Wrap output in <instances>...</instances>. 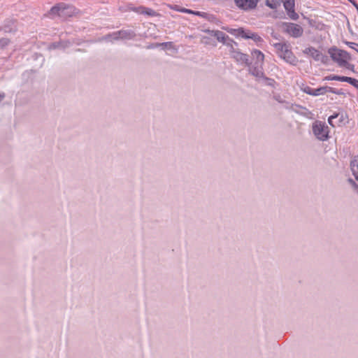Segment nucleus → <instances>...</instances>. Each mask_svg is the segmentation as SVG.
<instances>
[{
    "label": "nucleus",
    "mask_w": 358,
    "mask_h": 358,
    "mask_svg": "<svg viewBox=\"0 0 358 358\" xmlns=\"http://www.w3.org/2000/svg\"><path fill=\"white\" fill-rule=\"evenodd\" d=\"M278 55L286 62L296 65L298 62L297 58L292 51V48L288 43H275L273 44Z\"/></svg>",
    "instance_id": "f257e3e1"
},
{
    "label": "nucleus",
    "mask_w": 358,
    "mask_h": 358,
    "mask_svg": "<svg viewBox=\"0 0 358 358\" xmlns=\"http://www.w3.org/2000/svg\"><path fill=\"white\" fill-rule=\"evenodd\" d=\"M76 13V8L71 5H67L64 3H59L53 6L49 13V16L55 17L59 16L62 18H67L73 16Z\"/></svg>",
    "instance_id": "f03ea898"
},
{
    "label": "nucleus",
    "mask_w": 358,
    "mask_h": 358,
    "mask_svg": "<svg viewBox=\"0 0 358 358\" xmlns=\"http://www.w3.org/2000/svg\"><path fill=\"white\" fill-rule=\"evenodd\" d=\"M228 32L233 34L236 37H241L244 39H252L257 45H261L263 39L259 36L257 34L252 32L248 29H245L243 28L238 29H227Z\"/></svg>",
    "instance_id": "7ed1b4c3"
},
{
    "label": "nucleus",
    "mask_w": 358,
    "mask_h": 358,
    "mask_svg": "<svg viewBox=\"0 0 358 358\" xmlns=\"http://www.w3.org/2000/svg\"><path fill=\"white\" fill-rule=\"evenodd\" d=\"M328 52L332 60L340 66H346L350 59V56L346 51L337 48H330Z\"/></svg>",
    "instance_id": "20e7f679"
},
{
    "label": "nucleus",
    "mask_w": 358,
    "mask_h": 358,
    "mask_svg": "<svg viewBox=\"0 0 358 358\" xmlns=\"http://www.w3.org/2000/svg\"><path fill=\"white\" fill-rule=\"evenodd\" d=\"M313 131L315 137L320 141H324L329 138V128L320 121H316L313 123Z\"/></svg>",
    "instance_id": "39448f33"
},
{
    "label": "nucleus",
    "mask_w": 358,
    "mask_h": 358,
    "mask_svg": "<svg viewBox=\"0 0 358 358\" xmlns=\"http://www.w3.org/2000/svg\"><path fill=\"white\" fill-rule=\"evenodd\" d=\"M328 122L333 127L345 125L348 123V116L343 112L335 113L329 117Z\"/></svg>",
    "instance_id": "423d86ee"
},
{
    "label": "nucleus",
    "mask_w": 358,
    "mask_h": 358,
    "mask_svg": "<svg viewBox=\"0 0 358 358\" xmlns=\"http://www.w3.org/2000/svg\"><path fill=\"white\" fill-rule=\"evenodd\" d=\"M136 34L131 30H121L116 31L107 36V38L110 41L122 40H131L135 37Z\"/></svg>",
    "instance_id": "0eeeda50"
},
{
    "label": "nucleus",
    "mask_w": 358,
    "mask_h": 358,
    "mask_svg": "<svg viewBox=\"0 0 358 358\" xmlns=\"http://www.w3.org/2000/svg\"><path fill=\"white\" fill-rule=\"evenodd\" d=\"M303 52L305 55L311 57L315 61L321 62L324 64L327 63L328 61V57L327 56L324 55L321 52L313 47L306 48L303 50Z\"/></svg>",
    "instance_id": "6e6552de"
},
{
    "label": "nucleus",
    "mask_w": 358,
    "mask_h": 358,
    "mask_svg": "<svg viewBox=\"0 0 358 358\" xmlns=\"http://www.w3.org/2000/svg\"><path fill=\"white\" fill-rule=\"evenodd\" d=\"M284 31L291 36L297 38L303 34V30L302 27L294 23H285L283 25Z\"/></svg>",
    "instance_id": "1a4fd4ad"
},
{
    "label": "nucleus",
    "mask_w": 358,
    "mask_h": 358,
    "mask_svg": "<svg viewBox=\"0 0 358 358\" xmlns=\"http://www.w3.org/2000/svg\"><path fill=\"white\" fill-rule=\"evenodd\" d=\"M259 0H235L236 6L243 10H249L256 7Z\"/></svg>",
    "instance_id": "9d476101"
},
{
    "label": "nucleus",
    "mask_w": 358,
    "mask_h": 358,
    "mask_svg": "<svg viewBox=\"0 0 358 358\" xmlns=\"http://www.w3.org/2000/svg\"><path fill=\"white\" fill-rule=\"evenodd\" d=\"M284 7L287 11L289 16L293 19L296 20L298 15L294 12V0H285Z\"/></svg>",
    "instance_id": "9b49d317"
},
{
    "label": "nucleus",
    "mask_w": 358,
    "mask_h": 358,
    "mask_svg": "<svg viewBox=\"0 0 358 358\" xmlns=\"http://www.w3.org/2000/svg\"><path fill=\"white\" fill-rule=\"evenodd\" d=\"M250 73L257 78H262L264 77L263 72V64H252L249 69Z\"/></svg>",
    "instance_id": "f8f14e48"
},
{
    "label": "nucleus",
    "mask_w": 358,
    "mask_h": 358,
    "mask_svg": "<svg viewBox=\"0 0 358 358\" xmlns=\"http://www.w3.org/2000/svg\"><path fill=\"white\" fill-rule=\"evenodd\" d=\"M231 57H233L237 62L241 64H248V55L240 52L239 50H237L234 54H233Z\"/></svg>",
    "instance_id": "ddd939ff"
},
{
    "label": "nucleus",
    "mask_w": 358,
    "mask_h": 358,
    "mask_svg": "<svg viewBox=\"0 0 358 358\" xmlns=\"http://www.w3.org/2000/svg\"><path fill=\"white\" fill-rule=\"evenodd\" d=\"M252 59L255 60L253 64H264V55L258 50H254L251 52Z\"/></svg>",
    "instance_id": "4468645a"
},
{
    "label": "nucleus",
    "mask_w": 358,
    "mask_h": 358,
    "mask_svg": "<svg viewBox=\"0 0 358 358\" xmlns=\"http://www.w3.org/2000/svg\"><path fill=\"white\" fill-rule=\"evenodd\" d=\"M350 169L352 175L358 181V155L352 157L350 161Z\"/></svg>",
    "instance_id": "2eb2a0df"
},
{
    "label": "nucleus",
    "mask_w": 358,
    "mask_h": 358,
    "mask_svg": "<svg viewBox=\"0 0 358 358\" xmlns=\"http://www.w3.org/2000/svg\"><path fill=\"white\" fill-rule=\"evenodd\" d=\"M208 32L210 36H214L217 38V40L220 42L224 43L229 37L224 32L218 30H208Z\"/></svg>",
    "instance_id": "dca6fc26"
},
{
    "label": "nucleus",
    "mask_w": 358,
    "mask_h": 358,
    "mask_svg": "<svg viewBox=\"0 0 358 358\" xmlns=\"http://www.w3.org/2000/svg\"><path fill=\"white\" fill-rule=\"evenodd\" d=\"M223 44H224L227 47L231 56H232L233 54H234L237 50H238L236 48L238 45L237 43L231 38H229V37L227 38L225 42L223 43Z\"/></svg>",
    "instance_id": "f3484780"
},
{
    "label": "nucleus",
    "mask_w": 358,
    "mask_h": 358,
    "mask_svg": "<svg viewBox=\"0 0 358 358\" xmlns=\"http://www.w3.org/2000/svg\"><path fill=\"white\" fill-rule=\"evenodd\" d=\"M281 1L282 0H266V4L269 8L275 9L280 5Z\"/></svg>",
    "instance_id": "a211bd4d"
},
{
    "label": "nucleus",
    "mask_w": 358,
    "mask_h": 358,
    "mask_svg": "<svg viewBox=\"0 0 358 358\" xmlns=\"http://www.w3.org/2000/svg\"><path fill=\"white\" fill-rule=\"evenodd\" d=\"M327 92H328V87L327 86L321 87L317 89H313V96H316L324 94Z\"/></svg>",
    "instance_id": "6ab92c4d"
},
{
    "label": "nucleus",
    "mask_w": 358,
    "mask_h": 358,
    "mask_svg": "<svg viewBox=\"0 0 358 358\" xmlns=\"http://www.w3.org/2000/svg\"><path fill=\"white\" fill-rule=\"evenodd\" d=\"M301 90L302 92H303L304 93L308 94L309 95L313 96V89L308 85H303L301 87Z\"/></svg>",
    "instance_id": "aec40b11"
},
{
    "label": "nucleus",
    "mask_w": 358,
    "mask_h": 358,
    "mask_svg": "<svg viewBox=\"0 0 358 358\" xmlns=\"http://www.w3.org/2000/svg\"><path fill=\"white\" fill-rule=\"evenodd\" d=\"M10 41L8 38H1L0 39V46L3 48L6 47L10 43Z\"/></svg>",
    "instance_id": "412c9836"
},
{
    "label": "nucleus",
    "mask_w": 358,
    "mask_h": 358,
    "mask_svg": "<svg viewBox=\"0 0 358 358\" xmlns=\"http://www.w3.org/2000/svg\"><path fill=\"white\" fill-rule=\"evenodd\" d=\"M350 77L347 76H335L334 79L335 80L341 81V82H348Z\"/></svg>",
    "instance_id": "4be33fe9"
},
{
    "label": "nucleus",
    "mask_w": 358,
    "mask_h": 358,
    "mask_svg": "<svg viewBox=\"0 0 358 358\" xmlns=\"http://www.w3.org/2000/svg\"><path fill=\"white\" fill-rule=\"evenodd\" d=\"M181 13L194 14V15H200V13L199 11H194V10H189L187 8H183L182 10H181Z\"/></svg>",
    "instance_id": "5701e85b"
},
{
    "label": "nucleus",
    "mask_w": 358,
    "mask_h": 358,
    "mask_svg": "<svg viewBox=\"0 0 358 358\" xmlns=\"http://www.w3.org/2000/svg\"><path fill=\"white\" fill-rule=\"evenodd\" d=\"M143 14H145V15H150V16H155L157 15L156 12L151 9V8H145V10L144 11Z\"/></svg>",
    "instance_id": "b1692460"
},
{
    "label": "nucleus",
    "mask_w": 358,
    "mask_h": 358,
    "mask_svg": "<svg viewBox=\"0 0 358 358\" xmlns=\"http://www.w3.org/2000/svg\"><path fill=\"white\" fill-rule=\"evenodd\" d=\"M328 92H331V93L336 94H343V92H342V90H338L334 88L330 87H328Z\"/></svg>",
    "instance_id": "393cba45"
},
{
    "label": "nucleus",
    "mask_w": 358,
    "mask_h": 358,
    "mask_svg": "<svg viewBox=\"0 0 358 358\" xmlns=\"http://www.w3.org/2000/svg\"><path fill=\"white\" fill-rule=\"evenodd\" d=\"M131 9L136 13H143L144 11L145 10V7H143V6H139L137 8L134 7V8H131Z\"/></svg>",
    "instance_id": "a878e982"
},
{
    "label": "nucleus",
    "mask_w": 358,
    "mask_h": 358,
    "mask_svg": "<svg viewBox=\"0 0 358 358\" xmlns=\"http://www.w3.org/2000/svg\"><path fill=\"white\" fill-rule=\"evenodd\" d=\"M172 10H175L176 11H178V12H181V10H182L183 8H180L179 6L178 5H169L168 6Z\"/></svg>",
    "instance_id": "bb28decb"
},
{
    "label": "nucleus",
    "mask_w": 358,
    "mask_h": 358,
    "mask_svg": "<svg viewBox=\"0 0 358 358\" xmlns=\"http://www.w3.org/2000/svg\"><path fill=\"white\" fill-rule=\"evenodd\" d=\"M334 75L329 76L324 78V80H335Z\"/></svg>",
    "instance_id": "cd10ccee"
},
{
    "label": "nucleus",
    "mask_w": 358,
    "mask_h": 358,
    "mask_svg": "<svg viewBox=\"0 0 358 358\" xmlns=\"http://www.w3.org/2000/svg\"><path fill=\"white\" fill-rule=\"evenodd\" d=\"M6 95L5 93L1 92L0 93V103L4 99Z\"/></svg>",
    "instance_id": "c85d7f7f"
},
{
    "label": "nucleus",
    "mask_w": 358,
    "mask_h": 358,
    "mask_svg": "<svg viewBox=\"0 0 358 358\" xmlns=\"http://www.w3.org/2000/svg\"><path fill=\"white\" fill-rule=\"evenodd\" d=\"M171 43H162L161 44H157V46L162 45V46H167L171 45Z\"/></svg>",
    "instance_id": "c756f323"
},
{
    "label": "nucleus",
    "mask_w": 358,
    "mask_h": 358,
    "mask_svg": "<svg viewBox=\"0 0 358 358\" xmlns=\"http://www.w3.org/2000/svg\"><path fill=\"white\" fill-rule=\"evenodd\" d=\"M350 47L351 48L355 49V46H358V45L355 43H350Z\"/></svg>",
    "instance_id": "7c9ffc66"
},
{
    "label": "nucleus",
    "mask_w": 358,
    "mask_h": 358,
    "mask_svg": "<svg viewBox=\"0 0 358 358\" xmlns=\"http://www.w3.org/2000/svg\"><path fill=\"white\" fill-rule=\"evenodd\" d=\"M275 99H276V101H278L279 102H281V101L280 100V98L275 97Z\"/></svg>",
    "instance_id": "2f4dec72"
},
{
    "label": "nucleus",
    "mask_w": 358,
    "mask_h": 358,
    "mask_svg": "<svg viewBox=\"0 0 358 358\" xmlns=\"http://www.w3.org/2000/svg\"><path fill=\"white\" fill-rule=\"evenodd\" d=\"M275 99H276V101H278L279 102H281V101L280 100V98L275 97Z\"/></svg>",
    "instance_id": "473e14b6"
},
{
    "label": "nucleus",
    "mask_w": 358,
    "mask_h": 358,
    "mask_svg": "<svg viewBox=\"0 0 358 358\" xmlns=\"http://www.w3.org/2000/svg\"><path fill=\"white\" fill-rule=\"evenodd\" d=\"M357 52H358V50H357Z\"/></svg>",
    "instance_id": "72a5a7b5"
}]
</instances>
